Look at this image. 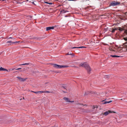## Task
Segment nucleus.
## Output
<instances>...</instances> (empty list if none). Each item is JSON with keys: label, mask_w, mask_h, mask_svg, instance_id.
Returning <instances> with one entry per match:
<instances>
[{"label": "nucleus", "mask_w": 127, "mask_h": 127, "mask_svg": "<svg viewBox=\"0 0 127 127\" xmlns=\"http://www.w3.org/2000/svg\"><path fill=\"white\" fill-rule=\"evenodd\" d=\"M80 66L85 67L87 70L88 72L91 70L90 67L88 64L86 63H82L80 64Z\"/></svg>", "instance_id": "nucleus-1"}, {"label": "nucleus", "mask_w": 127, "mask_h": 127, "mask_svg": "<svg viewBox=\"0 0 127 127\" xmlns=\"http://www.w3.org/2000/svg\"><path fill=\"white\" fill-rule=\"evenodd\" d=\"M120 2H119L114 1H112L110 3V6H114L119 4Z\"/></svg>", "instance_id": "nucleus-2"}, {"label": "nucleus", "mask_w": 127, "mask_h": 127, "mask_svg": "<svg viewBox=\"0 0 127 127\" xmlns=\"http://www.w3.org/2000/svg\"><path fill=\"white\" fill-rule=\"evenodd\" d=\"M113 113H116V112H113L111 110H108V111L105 112L104 113V115L105 116H106L108 115L109 114Z\"/></svg>", "instance_id": "nucleus-3"}, {"label": "nucleus", "mask_w": 127, "mask_h": 127, "mask_svg": "<svg viewBox=\"0 0 127 127\" xmlns=\"http://www.w3.org/2000/svg\"><path fill=\"white\" fill-rule=\"evenodd\" d=\"M64 99L65 101L67 102H74L73 101H70L69 100V99L68 98L64 97L63 98Z\"/></svg>", "instance_id": "nucleus-4"}, {"label": "nucleus", "mask_w": 127, "mask_h": 127, "mask_svg": "<svg viewBox=\"0 0 127 127\" xmlns=\"http://www.w3.org/2000/svg\"><path fill=\"white\" fill-rule=\"evenodd\" d=\"M17 78H18L19 79V81L21 82L24 81H25L26 79V78H21L19 76L17 77Z\"/></svg>", "instance_id": "nucleus-5"}, {"label": "nucleus", "mask_w": 127, "mask_h": 127, "mask_svg": "<svg viewBox=\"0 0 127 127\" xmlns=\"http://www.w3.org/2000/svg\"><path fill=\"white\" fill-rule=\"evenodd\" d=\"M53 66L54 67L57 68H61V65L56 64H53Z\"/></svg>", "instance_id": "nucleus-6"}, {"label": "nucleus", "mask_w": 127, "mask_h": 127, "mask_svg": "<svg viewBox=\"0 0 127 127\" xmlns=\"http://www.w3.org/2000/svg\"><path fill=\"white\" fill-rule=\"evenodd\" d=\"M54 28V27L53 26L47 27L46 28V30L47 31L51 29H53Z\"/></svg>", "instance_id": "nucleus-7"}, {"label": "nucleus", "mask_w": 127, "mask_h": 127, "mask_svg": "<svg viewBox=\"0 0 127 127\" xmlns=\"http://www.w3.org/2000/svg\"><path fill=\"white\" fill-rule=\"evenodd\" d=\"M0 71H8V70H7V69L3 68L2 67H1L0 68Z\"/></svg>", "instance_id": "nucleus-8"}, {"label": "nucleus", "mask_w": 127, "mask_h": 127, "mask_svg": "<svg viewBox=\"0 0 127 127\" xmlns=\"http://www.w3.org/2000/svg\"><path fill=\"white\" fill-rule=\"evenodd\" d=\"M69 67V66L68 65H61V68H67Z\"/></svg>", "instance_id": "nucleus-9"}, {"label": "nucleus", "mask_w": 127, "mask_h": 127, "mask_svg": "<svg viewBox=\"0 0 127 127\" xmlns=\"http://www.w3.org/2000/svg\"><path fill=\"white\" fill-rule=\"evenodd\" d=\"M68 11H67V10H64V9H63L61 11V12L62 13H66V12H68Z\"/></svg>", "instance_id": "nucleus-10"}, {"label": "nucleus", "mask_w": 127, "mask_h": 127, "mask_svg": "<svg viewBox=\"0 0 127 127\" xmlns=\"http://www.w3.org/2000/svg\"><path fill=\"white\" fill-rule=\"evenodd\" d=\"M86 48V47L83 46L80 47H73L72 48Z\"/></svg>", "instance_id": "nucleus-11"}, {"label": "nucleus", "mask_w": 127, "mask_h": 127, "mask_svg": "<svg viewBox=\"0 0 127 127\" xmlns=\"http://www.w3.org/2000/svg\"><path fill=\"white\" fill-rule=\"evenodd\" d=\"M67 55H72L73 56H74V54H73L72 53H71V52H68L67 54Z\"/></svg>", "instance_id": "nucleus-12"}, {"label": "nucleus", "mask_w": 127, "mask_h": 127, "mask_svg": "<svg viewBox=\"0 0 127 127\" xmlns=\"http://www.w3.org/2000/svg\"><path fill=\"white\" fill-rule=\"evenodd\" d=\"M112 102V101H111V100H110V101H105L103 103V104H106V103H109L111 102Z\"/></svg>", "instance_id": "nucleus-13"}, {"label": "nucleus", "mask_w": 127, "mask_h": 127, "mask_svg": "<svg viewBox=\"0 0 127 127\" xmlns=\"http://www.w3.org/2000/svg\"><path fill=\"white\" fill-rule=\"evenodd\" d=\"M17 42H12L11 41H7L6 43H15Z\"/></svg>", "instance_id": "nucleus-14"}, {"label": "nucleus", "mask_w": 127, "mask_h": 127, "mask_svg": "<svg viewBox=\"0 0 127 127\" xmlns=\"http://www.w3.org/2000/svg\"><path fill=\"white\" fill-rule=\"evenodd\" d=\"M117 30V28H115V29H113L112 30V32L113 33L116 30Z\"/></svg>", "instance_id": "nucleus-15"}, {"label": "nucleus", "mask_w": 127, "mask_h": 127, "mask_svg": "<svg viewBox=\"0 0 127 127\" xmlns=\"http://www.w3.org/2000/svg\"><path fill=\"white\" fill-rule=\"evenodd\" d=\"M38 94H39V93H44V92H43L42 91H38Z\"/></svg>", "instance_id": "nucleus-16"}, {"label": "nucleus", "mask_w": 127, "mask_h": 127, "mask_svg": "<svg viewBox=\"0 0 127 127\" xmlns=\"http://www.w3.org/2000/svg\"><path fill=\"white\" fill-rule=\"evenodd\" d=\"M29 64L25 63V64H20V65H28V64Z\"/></svg>", "instance_id": "nucleus-17"}, {"label": "nucleus", "mask_w": 127, "mask_h": 127, "mask_svg": "<svg viewBox=\"0 0 127 127\" xmlns=\"http://www.w3.org/2000/svg\"><path fill=\"white\" fill-rule=\"evenodd\" d=\"M111 56L113 57H117V56L115 55H111Z\"/></svg>", "instance_id": "nucleus-18"}, {"label": "nucleus", "mask_w": 127, "mask_h": 127, "mask_svg": "<svg viewBox=\"0 0 127 127\" xmlns=\"http://www.w3.org/2000/svg\"><path fill=\"white\" fill-rule=\"evenodd\" d=\"M123 51V50H122V49H120V50L119 51V53H121Z\"/></svg>", "instance_id": "nucleus-19"}, {"label": "nucleus", "mask_w": 127, "mask_h": 127, "mask_svg": "<svg viewBox=\"0 0 127 127\" xmlns=\"http://www.w3.org/2000/svg\"><path fill=\"white\" fill-rule=\"evenodd\" d=\"M62 88H63V89H65L66 88V87L65 86H63L62 87Z\"/></svg>", "instance_id": "nucleus-20"}, {"label": "nucleus", "mask_w": 127, "mask_h": 127, "mask_svg": "<svg viewBox=\"0 0 127 127\" xmlns=\"http://www.w3.org/2000/svg\"><path fill=\"white\" fill-rule=\"evenodd\" d=\"M33 92L36 94H38V91L37 92Z\"/></svg>", "instance_id": "nucleus-21"}, {"label": "nucleus", "mask_w": 127, "mask_h": 127, "mask_svg": "<svg viewBox=\"0 0 127 127\" xmlns=\"http://www.w3.org/2000/svg\"><path fill=\"white\" fill-rule=\"evenodd\" d=\"M125 32L127 34V29L125 30Z\"/></svg>", "instance_id": "nucleus-22"}, {"label": "nucleus", "mask_w": 127, "mask_h": 127, "mask_svg": "<svg viewBox=\"0 0 127 127\" xmlns=\"http://www.w3.org/2000/svg\"><path fill=\"white\" fill-rule=\"evenodd\" d=\"M124 40H125V41H127V38H124Z\"/></svg>", "instance_id": "nucleus-23"}, {"label": "nucleus", "mask_w": 127, "mask_h": 127, "mask_svg": "<svg viewBox=\"0 0 127 127\" xmlns=\"http://www.w3.org/2000/svg\"><path fill=\"white\" fill-rule=\"evenodd\" d=\"M127 44V43H125L124 44V45H125V46H127V45H126V44Z\"/></svg>", "instance_id": "nucleus-24"}, {"label": "nucleus", "mask_w": 127, "mask_h": 127, "mask_svg": "<svg viewBox=\"0 0 127 127\" xmlns=\"http://www.w3.org/2000/svg\"><path fill=\"white\" fill-rule=\"evenodd\" d=\"M46 92L47 93H49V92L48 91H46V92Z\"/></svg>", "instance_id": "nucleus-25"}, {"label": "nucleus", "mask_w": 127, "mask_h": 127, "mask_svg": "<svg viewBox=\"0 0 127 127\" xmlns=\"http://www.w3.org/2000/svg\"><path fill=\"white\" fill-rule=\"evenodd\" d=\"M78 101H76L75 103V104H78V103H77Z\"/></svg>", "instance_id": "nucleus-26"}, {"label": "nucleus", "mask_w": 127, "mask_h": 127, "mask_svg": "<svg viewBox=\"0 0 127 127\" xmlns=\"http://www.w3.org/2000/svg\"><path fill=\"white\" fill-rule=\"evenodd\" d=\"M122 57V56H117V57L118 58V57Z\"/></svg>", "instance_id": "nucleus-27"}, {"label": "nucleus", "mask_w": 127, "mask_h": 127, "mask_svg": "<svg viewBox=\"0 0 127 127\" xmlns=\"http://www.w3.org/2000/svg\"><path fill=\"white\" fill-rule=\"evenodd\" d=\"M21 69V68H17V69H16V70H19L20 69Z\"/></svg>", "instance_id": "nucleus-28"}, {"label": "nucleus", "mask_w": 127, "mask_h": 127, "mask_svg": "<svg viewBox=\"0 0 127 127\" xmlns=\"http://www.w3.org/2000/svg\"><path fill=\"white\" fill-rule=\"evenodd\" d=\"M8 38H12L14 39V38H13L12 37H10Z\"/></svg>", "instance_id": "nucleus-29"}, {"label": "nucleus", "mask_w": 127, "mask_h": 127, "mask_svg": "<svg viewBox=\"0 0 127 127\" xmlns=\"http://www.w3.org/2000/svg\"><path fill=\"white\" fill-rule=\"evenodd\" d=\"M93 107H94V108H95V106H93ZM95 107H96V108H97V106H96Z\"/></svg>", "instance_id": "nucleus-30"}, {"label": "nucleus", "mask_w": 127, "mask_h": 127, "mask_svg": "<svg viewBox=\"0 0 127 127\" xmlns=\"http://www.w3.org/2000/svg\"><path fill=\"white\" fill-rule=\"evenodd\" d=\"M49 4H52V3H49Z\"/></svg>", "instance_id": "nucleus-31"}, {"label": "nucleus", "mask_w": 127, "mask_h": 127, "mask_svg": "<svg viewBox=\"0 0 127 127\" xmlns=\"http://www.w3.org/2000/svg\"><path fill=\"white\" fill-rule=\"evenodd\" d=\"M46 3L48 4L49 3L47 2H45Z\"/></svg>", "instance_id": "nucleus-32"}, {"label": "nucleus", "mask_w": 127, "mask_h": 127, "mask_svg": "<svg viewBox=\"0 0 127 127\" xmlns=\"http://www.w3.org/2000/svg\"><path fill=\"white\" fill-rule=\"evenodd\" d=\"M69 1H72L73 0H68Z\"/></svg>", "instance_id": "nucleus-33"}, {"label": "nucleus", "mask_w": 127, "mask_h": 127, "mask_svg": "<svg viewBox=\"0 0 127 127\" xmlns=\"http://www.w3.org/2000/svg\"><path fill=\"white\" fill-rule=\"evenodd\" d=\"M109 49V50H111V48H110V49Z\"/></svg>", "instance_id": "nucleus-34"}, {"label": "nucleus", "mask_w": 127, "mask_h": 127, "mask_svg": "<svg viewBox=\"0 0 127 127\" xmlns=\"http://www.w3.org/2000/svg\"><path fill=\"white\" fill-rule=\"evenodd\" d=\"M120 100H122L123 99H121Z\"/></svg>", "instance_id": "nucleus-35"}, {"label": "nucleus", "mask_w": 127, "mask_h": 127, "mask_svg": "<svg viewBox=\"0 0 127 127\" xmlns=\"http://www.w3.org/2000/svg\"><path fill=\"white\" fill-rule=\"evenodd\" d=\"M63 92H64V93H65L66 92H64V91H63Z\"/></svg>", "instance_id": "nucleus-36"}, {"label": "nucleus", "mask_w": 127, "mask_h": 127, "mask_svg": "<svg viewBox=\"0 0 127 127\" xmlns=\"http://www.w3.org/2000/svg\"><path fill=\"white\" fill-rule=\"evenodd\" d=\"M31 91V92H33V91Z\"/></svg>", "instance_id": "nucleus-37"}, {"label": "nucleus", "mask_w": 127, "mask_h": 127, "mask_svg": "<svg viewBox=\"0 0 127 127\" xmlns=\"http://www.w3.org/2000/svg\"><path fill=\"white\" fill-rule=\"evenodd\" d=\"M32 3H34L33 2Z\"/></svg>", "instance_id": "nucleus-38"}, {"label": "nucleus", "mask_w": 127, "mask_h": 127, "mask_svg": "<svg viewBox=\"0 0 127 127\" xmlns=\"http://www.w3.org/2000/svg\"><path fill=\"white\" fill-rule=\"evenodd\" d=\"M127 42H126V43H127Z\"/></svg>", "instance_id": "nucleus-39"}, {"label": "nucleus", "mask_w": 127, "mask_h": 127, "mask_svg": "<svg viewBox=\"0 0 127 127\" xmlns=\"http://www.w3.org/2000/svg\"><path fill=\"white\" fill-rule=\"evenodd\" d=\"M0 54H1V53H0Z\"/></svg>", "instance_id": "nucleus-40"}]
</instances>
